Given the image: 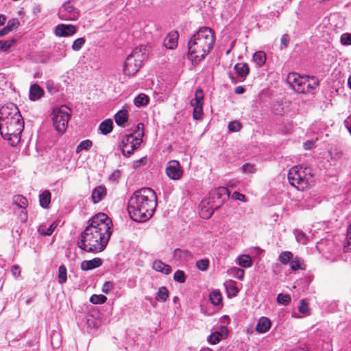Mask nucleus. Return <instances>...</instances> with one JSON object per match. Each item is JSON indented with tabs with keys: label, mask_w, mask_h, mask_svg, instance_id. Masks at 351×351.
I'll list each match as a JSON object with an SVG mask.
<instances>
[{
	"label": "nucleus",
	"mask_w": 351,
	"mask_h": 351,
	"mask_svg": "<svg viewBox=\"0 0 351 351\" xmlns=\"http://www.w3.org/2000/svg\"><path fill=\"white\" fill-rule=\"evenodd\" d=\"M291 301V297L288 294L279 293L277 296V302L280 304L287 305Z\"/></svg>",
	"instance_id": "47"
},
{
	"label": "nucleus",
	"mask_w": 351,
	"mask_h": 351,
	"mask_svg": "<svg viewBox=\"0 0 351 351\" xmlns=\"http://www.w3.org/2000/svg\"><path fill=\"white\" fill-rule=\"evenodd\" d=\"M173 279L176 282H184L185 281L184 272L182 270H177L173 275Z\"/></svg>",
	"instance_id": "49"
},
{
	"label": "nucleus",
	"mask_w": 351,
	"mask_h": 351,
	"mask_svg": "<svg viewBox=\"0 0 351 351\" xmlns=\"http://www.w3.org/2000/svg\"><path fill=\"white\" fill-rule=\"evenodd\" d=\"M226 330H227L226 327L221 326V331H215V332L211 333L208 337V339H207L208 342L212 345H215V344L219 343L222 338L223 332H226Z\"/></svg>",
	"instance_id": "25"
},
{
	"label": "nucleus",
	"mask_w": 351,
	"mask_h": 351,
	"mask_svg": "<svg viewBox=\"0 0 351 351\" xmlns=\"http://www.w3.org/2000/svg\"><path fill=\"white\" fill-rule=\"evenodd\" d=\"M107 298L103 295H93L90 298V302L94 304H101L106 302Z\"/></svg>",
	"instance_id": "39"
},
{
	"label": "nucleus",
	"mask_w": 351,
	"mask_h": 351,
	"mask_svg": "<svg viewBox=\"0 0 351 351\" xmlns=\"http://www.w3.org/2000/svg\"><path fill=\"white\" fill-rule=\"evenodd\" d=\"M210 204L211 201L208 199H204L201 202L199 206V215L201 217L204 219L210 218L213 215L215 210L218 208L217 206Z\"/></svg>",
	"instance_id": "14"
},
{
	"label": "nucleus",
	"mask_w": 351,
	"mask_h": 351,
	"mask_svg": "<svg viewBox=\"0 0 351 351\" xmlns=\"http://www.w3.org/2000/svg\"><path fill=\"white\" fill-rule=\"evenodd\" d=\"M232 197L242 202H245V196L239 192L233 193Z\"/></svg>",
	"instance_id": "59"
},
{
	"label": "nucleus",
	"mask_w": 351,
	"mask_h": 351,
	"mask_svg": "<svg viewBox=\"0 0 351 351\" xmlns=\"http://www.w3.org/2000/svg\"><path fill=\"white\" fill-rule=\"evenodd\" d=\"M289 183L300 191L310 187L314 182L313 174L309 167L303 168L296 165L289 169L288 173Z\"/></svg>",
	"instance_id": "5"
},
{
	"label": "nucleus",
	"mask_w": 351,
	"mask_h": 351,
	"mask_svg": "<svg viewBox=\"0 0 351 351\" xmlns=\"http://www.w3.org/2000/svg\"><path fill=\"white\" fill-rule=\"evenodd\" d=\"M39 202L41 207L46 208L51 202V193L45 190L39 195Z\"/></svg>",
	"instance_id": "28"
},
{
	"label": "nucleus",
	"mask_w": 351,
	"mask_h": 351,
	"mask_svg": "<svg viewBox=\"0 0 351 351\" xmlns=\"http://www.w3.org/2000/svg\"><path fill=\"white\" fill-rule=\"evenodd\" d=\"M93 143L90 140L82 141L76 147V152L79 153L82 150H88L92 146Z\"/></svg>",
	"instance_id": "41"
},
{
	"label": "nucleus",
	"mask_w": 351,
	"mask_h": 351,
	"mask_svg": "<svg viewBox=\"0 0 351 351\" xmlns=\"http://www.w3.org/2000/svg\"><path fill=\"white\" fill-rule=\"evenodd\" d=\"M253 61L258 67L262 66L266 61V54L262 51H256L253 56Z\"/></svg>",
	"instance_id": "30"
},
{
	"label": "nucleus",
	"mask_w": 351,
	"mask_h": 351,
	"mask_svg": "<svg viewBox=\"0 0 351 351\" xmlns=\"http://www.w3.org/2000/svg\"><path fill=\"white\" fill-rule=\"evenodd\" d=\"M88 226L82 232L77 246L87 252L103 251L112 234V220L104 213L95 215L88 221Z\"/></svg>",
	"instance_id": "1"
},
{
	"label": "nucleus",
	"mask_w": 351,
	"mask_h": 351,
	"mask_svg": "<svg viewBox=\"0 0 351 351\" xmlns=\"http://www.w3.org/2000/svg\"><path fill=\"white\" fill-rule=\"evenodd\" d=\"M229 190L226 187H219L212 190L210 193V199L213 203H217L216 206L220 207L228 199Z\"/></svg>",
	"instance_id": "12"
},
{
	"label": "nucleus",
	"mask_w": 351,
	"mask_h": 351,
	"mask_svg": "<svg viewBox=\"0 0 351 351\" xmlns=\"http://www.w3.org/2000/svg\"><path fill=\"white\" fill-rule=\"evenodd\" d=\"M209 266V261L208 259H201L197 261L196 267L198 269L201 271H206L208 269Z\"/></svg>",
	"instance_id": "46"
},
{
	"label": "nucleus",
	"mask_w": 351,
	"mask_h": 351,
	"mask_svg": "<svg viewBox=\"0 0 351 351\" xmlns=\"http://www.w3.org/2000/svg\"><path fill=\"white\" fill-rule=\"evenodd\" d=\"M107 191L104 186H97L92 191V199L95 204L99 203L106 196Z\"/></svg>",
	"instance_id": "19"
},
{
	"label": "nucleus",
	"mask_w": 351,
	"mask_h": 351,
	"mask_svg": "<svg viewBox=\"0 0 351 351\" xmlns=\"http://www.w3.org/2000/svg\"><path fill=\"white\" fill-rule=\"evenodd\" d=\"M293 258V254L289 251H285L280 254L278 261L282 265H287Z\"/></svg>",
	"instance_id": "37"
},
{
	"label": "nucleus",
	"mask_w": 351,
	"mask_h": 351,
	"mask_svg": "<svg viewBox=\"0 0 351 351\" xmlns=\"http://www.w3.org/2000/svg\"><path fill=\"white\" fill-rule=\"evenodd\" d=\"M58 15L62 21H76L79 19L80 13L73 3L68 1L59 8Z\"/></svg>",
	"instance_id": "10"
},
{
	"label": "nucleus",
	"mask_w": 351,
	"mask_h": 351,
	"mask_svg": "<svg viewBox=\"0 0 351 351\" xmlns=\"http://www.w3.org/2000/svg\"><path fill=\"white\" fill-rule=\"evenodd\" d=\"M10 32H11L8 27L6 26L4 27L2 29L0 30V36H3L8 34Z\"/></svg>",
	"instance_id": "62"
},
{
	"label": "nucleus",
	"mask_w": 351,
	"mask_h": 351,
	"mask_svg": "<svg viewBox=\"0 0 351 351\" xmlns=\"http://www.w3.org/2000/svg\"><path fill=\"white\" fill-rule=\"evenodd\" d=\"M14 43V39L0 40V51H7Z\"/></svg>",
	"instance_id": "44"
},
{
	"label": "nucleus",
	"mask_w": 351,
	"mask_h": 351,
	"mask_svg": "<svg viewBox=\"0 0 351 351\" xmlns=\"http://www.w3.org/2000/svg\"><path fill=\"white\" fill-rule=\"evenodd\" d=\"M287 81L296 93L308 94L317 88L319 81L315 76H301L296 73H289Z\"/></svg>",
	"instance_id": "6"
},
{
	"label": "nucleus",
	"mask_w": 351,
	"mask_h": 351,
	"mask_svg": "<svg viewBox=\"0 0 351 351\" xmlns=\"http://www.w3.org/2000/svg\"><path fill=\"white\" fill-rule=\"evenodd\" d=\"M143 124L138 123L136 125L138 134L136 136L134 134H129L125 135L120 144V148L122 154L125 156H130L133 154L134 151L137 149L143 141V136L144 135Z\"/></svg>",
	"instance_id": "7"
},
{
	"label": "nucleus",
	"mask_w": 351,
	"mask_h": 351,
	"mask_svg": "<svg viewBox=\"0 0 351 351\" xmlns=\"http://www.w3.org/2000/svg\"><path fill=\"white\" fill-rule=\"evenodd\" d=\"M7 108L1 109L0 133L2 137L12 146H16L21 140L24 129L23 119L15 107L14 112H6Z\"/></svg>",
	"instance_id": "4"
},
{
	"label": "nucleus",
	"mask_w": 351,
	"mask_h": 351,
	"mask_svg": "<svg viewBox=\"0 0 351 351\" xmlns=\"http://www.w3.org/2000/svg\"><path fill=\"white\" fill-rule=\"evenodd\" d=\"M302 261L299 257L295 256V258H292L290 262V267L294 271L302 269Z\"/></svg>",
	"instance_id": "42"
},
{
	"label": "nucleus",
	"mask_w": 351,
	"mask_h": 351,
	"mask_svg": "<svg viewBox=\"0 0 351 351\" xmlns=\"http://www.w3.org/2000/svg\"><path fill=\"white\" fill-rule=\"evenodd\" d=\"M166 173L167 176L174 180L181 178L183 171L180 162L177 160H171L168 162L166 167Z\"/></svg>",
	"instance_id": "13"
},
{
	"label": "nucleus",
	"mask_w": 351,
	"mask_h": 351,
	"mask_svg": "<svg viewBox=\"0 0 351 351\" xmlns=\"http://www.w3.org/2000/svg\"><path fill=\"white\" fill-rule=\"evenodd\" d=\"M67 280V269L65 265H62L58 268V280L60 284H64Z\"/></svg>",
	"instance_id": "33"
},
{
	"label": "nucleus",
	"mask_w": 351,
	"mask_h": 351,
	"mask_svg": "<svg viewBox=\"0 0 351 351\" xmlns=\"http://www.w3.org/2000/svg\"><path fill=\"white\" fill-rule=\"evenodd\" d=\"M6 18L4 15L0 14V25H3L5 23Z\"/></svg>",
	"instance_id": "64"
},
{
	"label": "nucleus",
	"mask_w": 351,
	"mask_h": 351,
	"mask_svg": "<svg viewBox=\"0 0 351 351\" xmlns=\"http://www.w3.org/2000/svg\"><path fill=\"white\" fill-rule=\"evenodd\" d=\"M245 92V88L242 86H239L235 88L234 93L237 94H243Z\"/></svg>",
	"instance_id": "61"
},
{
	"label": "nucleus",
	"mask_w": 351,
	"mask_h": 351,
	"mask_svg": "<svg viewBox=\"0 0 351 351\" xmlns=\"http://www.w3.org/2000/svg\"><path fill=\"white\" fill-rule=\"evenodd\" d=\"M173 257L176 260L182 262L187 263L193 260V255L188 250L176 249L173 252Z\"/></svg>",
	"instance_id": "16"
},
{
	"label": "nucleus",
	"mask_w": 351,
	"mask_h": 351,
	"mask_svg": "<svg viewBox=\"0 0 351 351\" xmlns=\"http://www.w3.org/2000/svg\"><path fill=\"white\" fill-rule=\"evenodd\" d=\"M241 128V125L239 121H230L228 124V129L230 131L235 132H239Z\"/></svg>",
	"instance_id": "50"
},
{
	"label": "nucleus",
	"mask_w": 351,
	"mask_h": 351,
	"mask_svg": "<svg viewBox=\"0 0 351 351\" xmlns=\"http://www.w3.org/2000/svg\"><path fill=\"white\" fill-rule=\"evenodd\" d=\"M290 38L289 36L287 34L282 35L280 40V48L281 49L287 47L288 44L289 43Z\"/></svg>",
	"instance_id": "55"
},
{
	"label": "nucleus",
	"mask_w": 351,
	"mask_h": 351,
	"mask_svg": "<svg viewBox=\"0 0 351 351\" xmlns=\"http://www.w3.org/2000/svg\"><path fill=\"white\" fill-rule=\"evenodd\" d=\"M114 288V284L112 282H106L102 287V291L108 294Z\"/></svg>",
	"instance_id": "54"
},
{
	"label": "nucleus",
	"mask_w": 351,
	"mask_h": 351,
	"mask_svg": "<svg viewBox=\"0 0 351 351\" xmlns=\"http://www.w3.org/2000/svg\"><path fill=\"white\" fill-rule=\"evenodd\" d=\"M223 285L228 298L235 297L238 294L239 289L237 287V283L235 281L228 280H226Z\"/></svg>",
	"instance_id": "22"
},
{
	"label": "nucleus",
	"mask_w": 351,
	"mask_h": 351,
	"mask_svg": "<svg viewBox=\"0 0 351 351\" xmlns=\"http://www.w3.org/2000/svg\"><path fill=\"white\" fill-rule=\"evenodd\" d=\"M71 110L66 106L56 107L53 110L52 120L56 130L60 134H64L67 128L71 119Z\"/></svg>",
	"instance_id": "9"
},
{
	"label": "nucleus",
	"mask_w": 351,
	"mask_h": 351,
	"mask_svg": "<svg viewBox=\"0 0 351 351\" xmlns=\"http://www.w3.org/2000/svg\"><path fill=\"white\" fill-rule=\"evenodd\" d=\"M113 128V123L112 121L110 119H106L102 121L99 126V130L102 134L106 135L110 133Z\"/></svg>",
	"instance_id": "26"
},
{
	"label": "nucleus",
	"mask_w": 351,
	"mask_h": 351,
	"mask_svg": "<svg viewBox=\"0 0 351 351\" xmlns=\"http://www.w3.org/2000/svg\"><path fill=\"white\" fill-rule=\"evenodd\" d=\"M242 171L245 173H254L256 172L254 165L245 163L241 167Z\"/></svg>",
	"instance_id": "48"
},
{
	"label": "nucleus",
	"mask_w": 351,
	"mask_h": 351,
	"mask_svg": "<svg viewBox=\"0 0 351 351\" xmlns=\"http://www.w3.org/2000/svg\"><path fill=\"white\" fill-rule=\"evenodd\" d=\"M157 197L151 188H142L135 191L128 201V210L131 219L144 222L154 215Z\"/></svg>",
	"instance_id": "2"
},
{
	"label": "nucleus",
	"mask_w": 351,
	"mask_h": 351,
	"mask_svg": "<svg viewBox=\"0 0 351 351\" xmlns=\"http://www.w3.org/2000/svg\"><path fill=\"white\" fill-rule=\"evenodd\" d=\"M44 95V90L37 84H32L29 88V98L35 101L40 99Z\"/></svg>",
	"instance_id": "21"
},
{
	"label": "nucleus",
	"mask_w": 351,
	"mask_h": 351,
	"mask_svg": "<svg viewBox=\"0 0 351 351\" xmlns=\"http://www.w3.org/2000/svg\"><path fill=\"white\" fill-rule=\"evenodd\" d=\"M344 123H345L346 127L347 128V129L348 130L349 132L351 134L350 118L348 117L347 119H346Z\"/></svg>",
	"instance_id": "63"
},
{
	"label": "nucleus",
	"mask_w": 351,
	"mask_h": 351,
	"mask_svg": "<svg viewBox=\"0 0 351 351\" xmlns=\"http://www.w3.org/2000/svg\"><path fill=\"white\" fill-rule=\"evenodd\" d=\"M295 239L298 242L301 243L302 244H306V237L304 233L302 232H298L295 234Z\"/></svg>",
	"instance_id": "56"
},
{
	"label": "nucleus",
	"mask_w": 351,
	"mask_h": 351,
	"mask_svg": "<svg viewBox=\"0 0 351 351\" xmlns=\"http://www.w3.org/2000/svg\"><path fill=\"white\" fill-rule=\"evenodd\" d=\"M128 111L126 110H121L114 115L115 122L119 126H123L128 121Z\"/></svg>",
	"instance_id": "27"
},
{
	"label": "nucleus",
	"mask_w": 351,
	"mask_h": 351,
	"mask_svg": "<svg viewBox=\"0 0 351 351\" xmlns=\"http://www.w3.org/2000/svg\"><path fill=\"white\" fill-rule=\"evenodd\" d=\"M19 25V21L16 19H13L10 20L8 22V24L6 25L7 27L9 28L10 31H12L13 29L17 28Z\"/></svg>",
	"instance_id": "52"
},
{
	"label": "nucleus",
	"mask_w": 351,
	"mask_h": 351,
	"mask_svg": "<svg viewBox=\"0 0 351 351\" xmlns=\"http://www.w3.org/2000/svg\"><path fill=\"white\" fill-rule=\"evenodd\" d=\"M271 323L269 318L261 317L256 326V330L258 333L263 334L267 332L271 328Z\"/></svg>",
	"instance_id": "20"
},
{
	"label": "nucleus",
	"mask_w": 351,
	"mask_h": 351,
	"mask_svg": "<svg viewBox=\"0 0 351 351\" xmlns=\"http://www.w3.org/2000/svg\"><path fill=\"white\" fill-rule=\"evenodd\" d=\"M152 267L154 270L160 271L164 274H169L171 271V267L170 265H167L159 260L154 261Z\"/></svg>",
	"instance_id": "24"
},
{
	"label": "nucleus",
	"mask_w": 351,
	"mask_h": 351,
	"mask_svg": "<svg viewBox=\"0 0 351 351\" xmlns=\"http://www.w3.org/2000/svg\"><path fill=\"white\" fill-rule=\"evenodd\" d=\"M204 92L201 88L195 90V97L191 101V106L193 108V117L195 120L202 119L203 115Z\"/></svg>",
	"instance_id": "11"
},
{
	"label": "nucleus",
	"mask_w": 351,
	"mask_h": 351,
	"mask_svg": "<svg viewBox=\"0 0 351 351\" xmlns=\"http://www.w3.org/2000/svg\"><path fill=\"white\" fill-rule=\"evenodd\" d=\"M147 53L145 48H136L127 58L124 64V73L126 75H134L141 67L142 63L146 60Z\"/></svg>",
	"instance_id": "8"
},
{
	"label": "nucleus",
	"mask_w": 351,
	"mask_h": 351,
	"mask_svg": "<svg viewBox=\"0 0 351 351\" xmlns=\"http://www.w3.org/2000/svg\"><path fill=\"white\" fill-rule=\"evenodd\" d=\"M214 33L210 27H203L195 32L187 43V58L197 63L203 60L213 48Z\"/></svg>",
	"instance_id": "3"
},
{
	"label": "nucleus",
	"mask_w": 351,
	"mask_h": 351,
	"mask_svg": "<svg viewBox=\"0 0 351 351\" xmlns=\"http://www.w3.org/2000/svg\"><path fill=\"white\" fill-rule=\"evenodd\" d=\"M209 298L211 303L215 306L220 304L222 302V295L219 290L212 291Z\"/></svg>",
	"instance_id": "32"
},
{
	"label": "nucleus",
	"mask_w": 351,
	"mask_h": 351,
	"mask_svg": "<svg viewBox=\"0 0 351 351\" xmlns=\"http://www.w3.org/2000/svg\"><path fill=\"white\" fill-rule=\"evenodd\" d=\"M230 271L234 277L237 278L239 280H243L245 274L244 269L239 267H232L230 269Z\"/></svg>",
	"instance_id": "43"
},
{
	"label": "nucleus",
	"mask_w": 351,
	"mask_h": 351,
	"mask_svg": "<svg viewBox=\"0 0 351 351\" xmlns=\"http://www.w3.org/2000/svg\"><path fill=\"white\" fill-rule=\"evenodd\" d=\"M56 227V226L54 223L50 224L48 227L45 225H41L39 226L38 232L40 234L49 236L53 233Z\"/></svg>",
	"instance_id": "35"
},
{
	"label": "nucleus",
	"mask_w": 351,
	"mask_h": 351,
	"mask_svg": "<svg viewBox=\"0 0 351 351\" xmlns=\"http://www.w3.org/2000/svg\"><path fill=\"white\" fill-rule=\"evenodd\" d=\"M272 112L277 115H282L285 113V110L282 104L280 101H275L271 106Z\"/></svg>",
	"instance_id": "38"
},
{
	"label": "nucleus",
	"mask_w": 351,
	"mask_h": 351,
	"mask_svg": "<svg viewBox=\"0 0 351 351\" xmlns=\"http://www.w3.org/2000/svg\"><path fill=\"white\" fill-rule=\"evenodd\" d=\"M340 41L343 45H351V34H348V33L343 34L341 36Z\"/></svg>",
	"instance_id": "51"
},
{
	"label": "nucleus",
	"mask_w": 351,
	"mask_h": 351,
	"mask_svg": "<svg viewBox=\"0 0 351 351\" xmlns=\"http://www.w3.org/2000/svg\"><path fill=\"white\" fill-rule=\"evenodd\" d=\"M19 216L20 218V220L22 222H25L27 219V213L26 208H21V211L19 213Z\"/></svg>",
	"instance_id": "58"
},
{
	"label": "nucleus",
	"mask_w": 351,
	"mask_h": 351,
	"mask_svg": "<svg viewBox=\"0 0 351 351\" xmlns=\"http://www.w3.org/2000/svg\"><path fill=\"white\" fill-rule=\"evenodd\" d=\"M299 311L302 314L308 315L309 313V308L308 304L305 302L303 300L300 302V305L299 306Z\"/></svg>",
	"instance_id": "53"
},
{
	"label": "nucleus",
	"mask_w": 351,
	"mask_h": 351,
	"mask_svg": "<svg viewBox=\"0 0 351 351\" xmlns=\"http://www.w3.org/2000/svg\"><path fill=\"white\" fill-rule=\"evenodd\" d=\"M169 298V291L165 287H160L157 292L156 300L158 301L165 302Z\"/></svg>",
	"instance_id": "34"
},
{
	"label": "nucleus",
	"mask_w": 351,
	"mask_h": 351,
	"mask_svg": "<svg viewBox=\"0 0 351 351\" xmlns=\"http://www.w3.org/2000/svg\"><path fill=\"white\" fill-rule=\"evenodd\" d=\"M145 162H146V158H142L139 160L134 161V166L135 168L141 166L142 165H145Z\"/></svg>",
	"instance_id": "60"
},
{
	"label": "nucleus",
	"mask_w": 351,
	"mask_h": 351,
	"mask_svg": "<svg viewBox=\"0 0 351 351\" xmlns=\"http://www.w3.org/2000/svg\"><path fill=\"white\" fill-rule=\"evenodd\" d=\"M11 272L12 274L15 277L17 278L21 275V269L20 267L17 265H14L11 268Z\"/></svg>",
	"instance_id": "57"
},
{
	"label": "nucleus",
	"mask_w": 351,
	"mask_h": 351,
	"mask_svg": "<svg viewBox=\"0 0 351 351\" xmlns=\"http://www.w3.org/2000/svg\"><path fill=\"white\" fill-rule=\"evenodd\" d=\"M344 252H351V223L348 227L346 237V243L343 245Z\"/></svg>",
	"instance_id": "40"
},
{
	"label": "nucleus",
	"mask_w": 351,
	"mask_h": 351,
	"mask_svg": "<svg viewBox=\"0 0 351 351\" xmlns=\"http://www.w3.org/2000/svg\"><path fill=\"white\" fill-rule=\"evenodd\" d=\"M178 34L177 32H171L167 34L163 41V45L169 49H173L178 45Z\"/></svg>",
	"instance_id": "18"
},
{
	"label": "nucleus",
	"mask_w": 351,
	"mask_h": 351,
	"mask_svg": "<svg viewBox=\"0 0 351 351\" xmlns=\"http://www.w3.org/2000/svg\"><path fill=\"white\" fill-rule=\"evenodd\" d=\"M149 102L148 97L145 94H140L134 99L135 106L139 107L146 106Z\"/></svg>",
	"instance_id": "36"
},
{
	"label": "nucleus",
	"mask_w": 351,
	"mask_h": 351,
	"mask_svg": "<svg viewBox=\"0 0 351 351\" xmlns=\"http://www.w3.org/2000/svg\"><path fill=\"white\" fill-rule=\"evenodd\" d=\"M102 260L96 257L91 260L83 261L80 264V269L82 271H88L97 267H99L102 265Z\"/></svg>",
	"instance_id": "17"
},
{
	"label": "nucleus",
	"mask_w": 351,
	"mask_h": 351,
	"mask_svg": "<svg viewBox=\"0 0 351 351\" xmlns=\"http://www.w3.org/2000/svg\"><path fill=\"white\" fill-rule=\"evenodd\" d=\"M13 204L16 205L20 209L26 208L28 205L27 199L21 195H14L13 197Z\"/></svg>",
	"instance_id": "31"
},
{
	"label": "nucleus",
	"mask_w": 351,
	"mask_h": 351,
	"mask_svg": "<svg viewBox=\"0 0 351 351\" xmlns=\"http://www.w3.org/2000/svg\"><path fill=\"white\" fill-rule=\"evenodd\" d=\"M76 32L77 29L73 25L59 24L55 28V34L60 37L69 36Z\"/></svg>",
	"instance_id": "15"
},
{
	"label": "nucleus",
	"mask_w": 351,
	"mask_h": 351,
	"mask_svg": "<svg viewBox=\"0 0 351 351\" xmlns=\"http://www.w3.org/2000/svg\"><path fill=\"white\" fill-rule=\"evenodd\" d=\"M237 75L244 80L249 74V66L247 63L240 62L234 65V67Z\"/></svg>",
	"instance_id": "23"
},
{
	"label": "nucleus",
	"mask_w": 351,
	"mask_h": 351,
	"mask_svg": "<svg viewBox=\"0 0 351 351\" xmlns=\"http://www.w3.org/2000/svg\"><path fill=\"white\" fill-rule=\"evenodd\" d=\"M85 44V39L84 38H79L74 40L72 44L71 48L73 51H80L83 45Z\"/></svg>",
	"instance_id": "45"
},
{
	"label": "nucleus",
	"mask_w": 351,
	"mask_h": 351,
	"mask_svg": "<svg viewBox=\"0 0 351 351\" xmlns=\"http://www.w3.org/2000/svg\"><path fill=\"white\" fill-rule=\"evenodd\" d=\"M237 263L243 267H250L252 260L250 256L247 254L240 255L237 258Z\"/></svg>",
	"instance_id": "29"
}]
</instances>
